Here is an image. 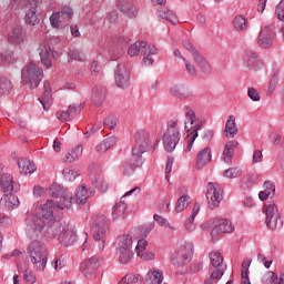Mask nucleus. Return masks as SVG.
<instances>
[{"label": "nucleus", "mask_w": 284, "mask_h": 284, "mask_svg": "<svg viewBox=\"0 0 284 284\" xmlns=\"http://www.w3.org/2000/svg\"><path fill=\"white\" fill-rule=\"evenodd\" d=\"M48 192L54 200H48L42 204L39 207V214H34L32 212L27 213V217L24 220L26 232L29 236H32V239L41 233L45 227V223L51 221L54 216V212L65 210V207L67 210L72 207V195H70L61 184L53 183Z\"/></svg>", "instance_id": "f257e3e1"}, {"label": "nucleus", "mask_w": 284, "mask_h": 284, "mask_svg": "<svg viewBox=\"0 0 284 284\" xmlns=\"http://www.w3.org/2000/svg\"><path fill=\"white\" fill-rule=\"evenodd\" d=\"M205 125V122L196 118V112L194 109L186 106L185 108V120H184V130L186 132V152H192V148L196 139H199V130Z\"/></svg>", "instance_id": "f03ea898"}, {"label": "nucleus", "mask_w": 284, "mask_h": 284, "mask_svg": "<svg viewBox=\"0 0 284 284\" xmlns=\"http://www.w3.org/2000/svg\"><path fill=\"white\" fill-rule=\"evenodd\" d=\"M28 253L33 270L36 272H43L48 265V246L41 241L32 240L29 244Z\"/></svg>", "instance_id": "7ed1b4c3"}, {"label": "nucleus", "mask_w": 284, "mask_h": 284, "mask_svg": "<svg viewBox=\"0 0 284 284\" xmlns=\"http://www.w3.org/2000/svg\"><path fill=\"white\" fill-rule=\"evenodd\" d=\"M91 230L94 239V247L98 248V252H103L105 250V234L110 230L108 217L105 215L92 216Z\"/></svg>", "instance_id": "20e7f679"}, {"label": "nucleus", "mask_w": 284, "mask_h": 284, "mask_svg": "<svg viewBox=\"0 0 284 284\" xmlns=\"http://www.w3.org/2000/svg\"><path fill=\"white\" fill-rule=\"evenodd\" d=\"M21 81L23 85L34 90V88H39V83L43 81V69L39 68V64L34 62H29L21 70Z\"/></svg>", "instance_id": "39448f33"}, {"label": "nucleus", "mask_w": 284, "mask_h": 284, "mask_svg": "<svg viewBox=\"0 0 284 284\" xmlns=\"http://www.w3.org/2000/svg\"><path fill=\"white\" fill-rule=\"evenodd\" d=\"M132 234L125 233L118 237V245L115 247V253L119 257V263L122 265H128L134 256V251L132 250Z\"/></svg>", "instance_id": "423d86ee"}, {"label": "nucleus", "mask_w": 284, "mask_h": 284, "mask_svg": "<svg viewBox=\"0 0 284 284\" xmlns=\"http://www.w3.org/2000/svg\"><path fill=\"white\" fill-rule=\"evenodd\" d=\"M163 146L166 152H174L179 141H181V131L179 130V121H170L168 130L162 138Z\"/></svg>", "instance_id": "0eeeda50"}, {"label": "nucleus", "mask_w": 284, "mask_h": 284, "mask_svg": "<svg viewBox=\"0 0 284 284\" xmlns=\"http://www.w3.org/2000/svg\"><path fill=\"white\" fill-rule=\"evenodd\" d=\"M194 256V244L187 242L171 255V263L174 267H185Z\"/></svg>", "instance_id": "6e6552de"}, {"label": "nucleus", "mask_w": 284, "mask_h": 284, "mask_svg": "<svg viewBox=\"0 0 284 284\" xmlns=\"http://www.w3.org/2000/svg\"><path fill=\"white\" fill-rule=\"evenodd\" d=\"M135 144L132 148V156L135 161H139L145 152H148V148H150V132L145 130H139L134 134Z\"/></svg>", "instance_id": "1a4fd4ad"}, {"label": "nucleus", "mask_w": 284, "mask_h": 284, "mask_svg": "<svg viewBox=\"0 0 284 284\" xmlns=\"http://www.w3.org/2000/svg\"><path fill=\"white\" fill-rule=\"evenodd\" d=\"M211 265L209 267V274H211V278H223V274H225V270L227 266L223 264V255L220 252H211L209 254Z\"/></svg>", "instance_id": "9d476101"}, {"label": "nucleus", "mask_w": 284, "mask_h": 284, "mask_svg": "<svg viewBox=\"0 0 284 284\" xmlns=\"http://www.w3.org/2000/svg\"><path fill=\"white\" fill-rule=\"evenodd\" d=\"M206 200L211 210H214L221 205V201H223V189H221V184L213 182L207 183Z\"/></svg>", "instance_id": "9b49d317"}, {"label": "nucleus", "mask_w": 284, "mask_h": 284, "mask_svg": "<svg viewBox=\"0 0 284 284\" xmlns=\"http://www.w3.org/2000/svg\"><path fill=\"white\" fill-rule=\"evenodd\" d=\"M0 190L4 194H14L19 192V185L14 183L12 174L6 172V165L0 164Z\"/></svg>", "instance_id": "f8f14e48"}, {"label": "nucleus", "mask_w": 284, "mask_h": 284, "mask_svg": "<svg viewBox=\"0 0 284 284\" xmlns=\"http://www.w3.org/2000/svg\"><path fill=\"white\" fill-rule=\"evenodd\" d=\"M41 3V0H27L24 16L27 26H37L41 21V18H39V12L37 11V8H39Z\"/></svg>", "instance_id": "ddd939ff"}, {"label": "nucleus", "mask_w": 284, "mask_h": 284, "mask_svg": "<svg viewBox=\"0 0 284 284\" xmlns=\"http://www.w3.org/2000/svg\"><path fill=\"white\" fill-rule=\"evenodd\" d=\"M264 213L266 214V226L268 230L274 232L276 227H278V219H281V214L278 213V207L276 204L268 202L264 205Z\"/></svg>", "instance_id": "4468645a"}, {"label": "nucleus", "mask_w": 284, "mask_h": 284, "mask_svg": "<svg viewBox=\"0 0 284 284\" xmlns=\"http://www.w3.org/2000/svg\"><path fill=\"white\" fill-rule=\"evenodd\" d=\"M58 240L64 247H72V245L79 241V235H77V230H74L72 225H64L62 226Z\"/></svg>", "instance_id": "2eb2a0df"}, {"label": "nucleus", "mask_w": 284, "mask_h": 284, "mask_svg": "<svg viewBox=\"0 0 284 284\" xmlns=\"http://www.w3.org/2000/svg\"><path fill=\"white\" fill-rule=\"evenodd\" d=\"M156 47L148 44L145 41H138L131 44L128 49L129 57H138V54H156Z\"/></svg>", "instance_id": "dca6fc26"}, {"label": "nucleus", "mask_w": 284, "mask_h": 284, "mask_svg": "<svg viewBox=\"0 0 284 284\" xmlns=\"http://www.w3.org/2000/svg\"><path fill=\"white\" fill-rule=\"evenodd\" d=\"M53 220H54V216L51 220H47L44 227L34 237H32L30 234L27 233L29 239L36 241V239H39V236H41V234H42V236H44V239H57V235L59 234V232H61L63 226L59 222H53L52 224L48 225L50 223V221H53ZM45 226H47V229H45Z\"/></svg>", "instance_id": "f3484780"}, {"label": "nucleus", "mask_w": 284, "mask_h": 284, "mask_svg": "<svg viewBox=\"0 0 284 284\" xmlns=\"http://www.w3.org/2000/svg\"><path fill=\"white\" fill-rule=\"evenodd\" d=\"M101 263H103V257L92 256L81 263L80 272H82L83 276L88 278L89 276H92V274H94L99 267H101Z\"/></svg>", "instance_id": "a211bd4d"}, {"label": "nucleus", "mask_w": 284, "mask_h": 284, "mask_svg": "<svg viewBox=\"0 0 284 284\" xmlns=\"http://www.w3.org/2000/svg\"><path fill=\"white\" fill-rule=\"evenodd\" d=\"M244 65L247 70H253V72H258L263 69V60L258 58V54L252 50H246L243 57Z\"/></svg>", "instance_id": "6ab92c4d"}, {"label": "nucleus", "mask_w": 284, "mask_h": 284, "mask_svg": "<svg viewBox=\"0 0 284 284\" xmlns=\"http://www.w3.org/2000/svg\"><path fill=\"white\" fill-rule=\"evenodd\" d=\"M274 26L267 24L261 29L257 43L261 48H272L274 45Z\"/></svg>", "instance_id": "aec40b11"}, {"label": "nucleus", "mask_w": 284, "mask_h": 284, "mask_svg": "<svg viewBox=\"0 0 284 284\" xmlns=\"http://www.w3.org/2000/svg\"><path fill=\"white\" fill-rule=\"evenodd\" d=\"M114 79L118 88L126 90L130 88V71L125 68V64L119 63L114 72Z\"/></svg>", "instance_id": "412c9836"}, {"label": "nucleus", "mask_w": 284, "mask_h": 284, "mask_svg": "<svg viewBox=\"0 0 284 284\" xmlns=\"http://www.w3.org/2000/svg\"><path fill=\"white\" fill-rule=\"evenodd\" d=\"M40 61L47 70H50L52 68V59H57V55L54 54V51L50 48V45L43 43L40 44L38 48Z\"/></svg>", "instance_id": "4be33fe9"}, {"label": "nucleus", "mask_w": 284, "mask_h": 284, "mask_svg": "<svg viewBox=\"0 0 284 284\" xmlns=\"http://www.w3.org/2000/svg\"><path fill=\"white\" fill-rule=\"evenodd\" d=\"M27 38L28 31L21 26H16L9 33L8 41L12 43V45H21V43H23Z\"/></svg>", "instance_id": "5701e85b"}, {"label": "nucleus", "mask_w": 284, "mask_h": 284, "mask_svg": "<svg viewBox=\"0 0 284 284\" xmlns=\"http://www.w3.org/2000/svg\"><path fill=\"white\" fill-rule=\"evenodd\" d=\"M21 205L19 197L13 195V193L4 194L0 200V207L4 212H12V210H17Z\"/></svg>", "instance_id": "b1692460"}, {"label": "nucleus", "mask_w": 284, "mask_h": 284, "mask_svg": "<svg viewBox=\"0 0 284 284\" xmlns=\"http://www.w3.org/2000/svg\"><path fill=\"white\" fill-rule=\"evenodd\" d=\"M106 97H108V91L105 90V88L101 85L93 87L92 93H91V101L93 105H95V108H100V105L105 103Z\"/></svg>", "instance_id": "393cba45"}, {"label": "nucleus", "mask_w": 284, "mask_h": 284, "mask_svg": "<svg viewBox=\"0 0 284 284\" xmlns=\"http://www.w3.org/2000/svg\"><path fill=\"white\" fill-rule=\"evenodd\" d=\"M119 10L130 19L136 17V8L132 0H116Z\"/></svg>", "instance_id": "a878e982"}, {"label": "nucleus", "mask_w": 284, "mask_h": 284, "mask_svg": "<svg viewBox=\"0 0 284 284\" xmlns=\"http://www.w3.org/2000/svg\"><path fill=\"white\" fill-rule=\"evenodd\" d=\"M234 232V225L229 220H216L212 234H227Z\"/></svg>", "instance_id": "bb28decb"}, {"label": "nucleus", "mask_w": 284, "mask_h": 284, "mask_svg": "<svg viewBox=\"0 0 284 284\" xmlns=\"http://www.w3.org/2000/svg\"><path fill=\"white\" fill-rule=\"evenodd\" d=\"M18 168L20 170V174H23L24 176H30L37 171L34 162L23 158L18 160Z\"/></svg>", "instance_id": "cd10ccee"}, {"label": "nucleus", "mask_w": 284, "mask_h": 284, "mask_svg": "<svg viewBox=\"0 0 284 284\" xmlns=\"http://www.w3.org/2000/svg\"><path fill=\"white\" fill-rule=\"evenodd\" d=\"M212 161V149L210 146L204 148L197 153L196 158V169L203 170L206 163Z\"/></svg>", "instance_id": "c85d7f7f"}, {"label": "nucleus", "mask_w": 284, "mask_h": 284, "mask_svg": "<svg viewBox=\"0 0 284 284\" xmlns=\"http://www.w3.org/2000/svg\"><path fill=\"white\" fill-rule=\"evenodd\" d=\"M239 148V141L232 140L226 142L224 145V151L222 153V159L224 163H232V159L234 158V151Z\"/></svg>", "instance_id": "c756f323"}, {"label": "nucleus", "mask_w": 284, "mask_h": 284, "mask_svg": "<svg viewBox=\"0 0 284 284\" xmlns=\"http://www.w3.org/2000/svg\"><path fill=\"white\" fill-rule=\"evenodd\" d=\"M125 216H128V204L123 201L115 203L112 207V220L121 221V219H125Z\"/></svg>", "instance_id": "7c9ffc66"}, {"label": "nucleus", "mask_w": 284, "mask_h": 284, "mask_svg": "<svg viewBox=\"0 0 284 284\" xmlns=\"http://www.w3.org/2000/svg\"><path fill=\"white\" fill-rule=\"evenodd\" d=\"M42 98L39 99L43 110H48L52 105V88L50 87V81L44 82Z\"/></svg>", "instance_id": "2f4dec72"}, {"label": "nucleus", "mask_w": 284, "mask_h": 284, "mask_svg": "<svg viewBox=\"0 0 284 284\" xmlns=\"http://www.w3.org/2000/svg\"><path fill=\"white\" fill-rule=\"evenodd\" d=\"M225 136L227 139H234L235 134H239V126H236V116L230 115L225 124Z\"/></svg>", "instance_id": "473e14b6"}, {"label": "nucleus", "mask_w": 284, "mask_h": 284, "mask_svg": "<svg viewBox=\"0 0 284 284\" xmlns=\"http://www.w3.org/2000/svg\"><path fill=\"white\" fill-rule=\"evenodd\" d=\"M232 26L236 32H247L250 28V22L247 21V18L244 16H236L233 21Z\"/></svg>", "instance_id": "72a5a7b5"}, {"label": "nucleus", "mask_w": 284, "mask_h": 284, "mask_svg": "<svg viewBox=\"0 0 284 284\" xmlns=\"http://www.w3.org/2000/svg\"><path fill=\"white\" fill-rule=\"evenodd\" d=\"M158 13L161 19L169 21L172 26H176V23H179V17H176V13L168 8H160Z\"/></svg>", "instance_id": "f704fd0d"}, {"label": "nucleus", "mask_w": 284, "mask_h": 284, "mask_svg": "<svg viewBox=\"0 0 284 284\" xmlns=\"http://www.w3.org/2000/svg\"><path fill=\"white\" fill-rule=\"evenodd\" d=\"M264 190L258 193V199L261 201H267V199H272L276 192V186L272 182H264Z\"/></svg>", "instance_id": "c9c22d12"}, {"label": "nucleus", "mask_w": 284, "mask_h": 284, "mask_svg": "<svg viewBox=\"0 0 284 284\" xmlns=\"http://www.w3.org/2000/svg\"><path fill=\"white\" fill-rule=\"evenodd\" d=\"M83 155V146L78 145L71 152L67 153L63 161L64 163H74V161H79Z\"/></svg>", "instance_id": "e433bc0d"}, {"label": "nucleus", "mask_w": 284, "mask_h": 284, "mask_svg": "<svg viewBox=\"0 0 284 284\" xmlns=\"http://www.w3.org/2000/svg\"><path fill=\"white\" fill-rule=\"evenodd\" d=\"M170 93L172 97H175V99H190V97H192V92H190V90L185 89V87L179 85L171 88Z\"/></svg>", "instance_id": "4c0bfd02"}, {"label": "nucleus", "mask_w": 284, "mask_h": 284, "mask_svg": "<svg viewBox=\"0 0 284 284\" xmlns=\"http://www.w3.org/2000/svg\"><path fill=\"white\" fill-rule=\"evenodd\" d=\"M77 112H79V106L77 104L69 105L67 111H62L58 116L59 121H72Z\"/></svg>", "instance_id": "58836bf2"}, {"label": "nucleus", "mask_w": 284, "mask_h": 284, "mask_svg": "<svg viewBox=\"0 0 284 284\" xmlns=\"http://www.w3.org/2000/svg\"><path fill=\"white\" fill-rule=\"evenodd\" d=\"M193 61L199 65V68L202 70L204 74H211L212 73V67L210 65V62L205 60L201 53L193 58Z\"/></svg>", "instance_id": "ea45409f"}, {"label": "nucleus", "mask_w": 284, "mask_h": 284, "mask_svg": "<svg viewBox=\"0 0 284 284\" xmlns=\"http://www.w3.org/2000/svg\"><path fill=\"white\" fill-rule=\"evenodd\" d=\"M199 212H201V204L195 203L193 206L192 214L185 223V230H187V232H194V230H196V226H194L193 223H194V219H196V214H199Z\"/></svg>", "instance_id": "a19ab883"}, {"label": "nucleus", "mask_w": 284, "mask_h": 284, "mask_svg": "<svg viewBox=\"0 0 284 284\" xmlns=\"http://www.w3.org/2000/svg\"><path fill=\"white\" fill-rule=\"evenodd\" d=\"M146 283H150V284L163 283V273L154 268H151L146 274Z\"/></svg>", "instance_id": "79ce46f5"}, {"label": "nucleus", "mask_w": 284, "mask_h": 284, "mask_svg": "<svg viewBox=\"0 0 284 284\" xmlns=\"http://www.w3.org/2000/svg\"><path fill=\"white\" fill-rule=\"evenodd\" d=\"M88 199H90V193H88V189L82 185L75 192V203H78V205H85Z\"/></svg>", "instance_id": "37998d69"}, {"label": "nucleus", "mask_w": 284, "mask_h": 284, "mask_svg": "<svg viewBox=\"0 0 284 284\" xmlns=\"http://www.w3.org/2000/svg\"><path fill=\"white\" fill-rule=\"evenodd\" d=\"M60 19L62 20V22L65 26L70 24V19H72V17H74V10H72V8L70 7H63L60 11H58Z\"/></svg>", "instance_id": "c03bdc74"}, {"label": "nucleus", "mask_w": 284, "mask_h": 284, "mask_svg": "<svg viewBox=\"0 0 284 284\" xmlns=\"http://www.w3.org/2000/svg\"><path fill=\"white\" fill-rule=\"evenodd\" d=\"M119 284H143V277L139 274H126Z\"/></svg>", "instance_id": "a18cd8bd"}, {"label": "nucleus", "mask_w": 284, "mask_h": 284, "mask_svg": "<svg viewBox=\"0 0 284 284\" xmlns=\"http://www.w3.org/2000/svg\"><path fill=\"white\" fill-rule=\"evenodd\" d=\"M12 92V82L8 78L0 77V97Z\"/></svg>", "instance_id": "49530a36"}, {"label": "nucleus", "mask_w": 284, "mask_h": 284, "mask_svg": "<svg viewBox=\"0 0 284 284\" xmlns=\"http://www.w3.org/2000/svg\"><path fill=\"white\" fill-rule=\"evenodd\" d=\"M190 203H192V200L190 199V196L187 195H182L175 205V212L181 213L183 212V210H186L187 205H190Z\"/></svg>", "instance_id": "de8ad7c7"}, {"label": "nucleus", "mask_w": 284, "mask_h": 284, "mask_svg": "<svg viewBox=\"0 0 284 284\" xmlns=\"http://www.w3.org/2000/svg\"><path fill=\"white\" fill-rule=\"evenodd\" d=\"M49 21L52 28H65V23L61 20L59 12L52 13Z\"/></svg>", "instance_id": "09e8293b"}, {"label": "nucleus", "mask_w": 284, "mask_h": 284, "mask_svg": "<svg viewBox=\"0 0 284 284\" xmlns=\"http://www.w3.org/2000/svg\"><path fill=\"white\" fill-rule=\"evenodd\" d=\"M262 283L278 284V276H276V273H274L272 271H267L262 277Z\"/></svg>", "instance_id": "8fccbe9b"}, {"label": "nucleus", "mask_w": 284, "mask_h": 284, "mask_svg": "<svg viewBox=\"0 0 284 284\" xmlns=\"http://www.w3.org/2000/svg\"><path fill=\"white\" fill-rule=\"evenodd\" d=\"M243 174V171L240 168H230L224 171L223 176L225 179H239Z\"/></svg>", "instance_id": "3c124183"}, {"label": "nucleus", "mask_w": 284, "mask_h": 284, "mask_svg": "<svg viewBox=\"0 0 284 284\" xmlns=\"http://www.w3.org/2000/svg\"><path fill=\"white\" fill-rule=\"evenodd\" d=\"M69 60L70 61H80V62L85 61V53H83V51L77 50V49L71 50L69 52Z\"/></svg>", "instance_id": "603ef678"}, {"label": "nucleus", "mask_w": 284, "mask_h": 284, "mask_svg": "<svg viewBox=\"0 0 284 284\" xmlns=\"http://www.w3.org/2000/svg\"><path fill=\"white\" fill-rule=\"evenodd\" d=\"M276 85H278V74L274 73L268 82V90L266 92V97H272V94H274Z\"/></svg>", "instance_id": "864d4df0"}, {"label": "nucleus", "mask_w": 284, "mask_h": 284, "mask_svg": "<svg viewBox=\"0 0 284 284\" xmlns=\"http://www.w3.org/2000/svg\"><path fill=\"white\" fill-rule=\"evenodd\" d=\"M0 59L6 63H14L17 60L14 59V53L10 50H4L0 53Z\"/></svg>", "instance_id": "5fc2aeb1"}, {"label": "nucleus", "mask_w": 284, "mask_h": 284, "mask_svg": "<svg viewBox=\"0 0 284 284\" xmlns=\"http://www.w3.org/2000/svg\"><path fill=\"white\" fill-rule=\"evenodd\" d=\"M250 265H252V258L246 257L242 262V273H241L242 278H250V275L247 273L250 272Z\"/></svg>", "instance_id": "6e6d98bb"}, {"label": "nucleus", "mask_w": 284, "mask_h": 284, "mask_svg": "<svg viewBox=\"0 0 284 284\" xmlns=\"http://www.w3.org/2000/svg\"><path fill=\"white\" fill-rule=\"evenodd\" d=\"M23 278H24L26 283H31V284L37 283V275H34V272H32L28 268L23 270Z\"/></svg>", "instance_id": "4d7b16f0"}, {"label": "nucleus", "mask_w": 284, "mask_h": 284, "mask_svg": "<svg viewBox=\"0 0 284 284\" xmlns=\"http://www.w3.org/2000/svg\"><path fill=\"white\" fill-rule=\"evenodd\" d=\"M183 48H185V50H187V52H190L192 54L193 59L201 54V53H199L196 48H194V45H192V42L189 40L183 41Z\"/></svg>", "instance_id": "13d9d810"}, {"label": "nucleus", "mask_w": 284, "mask_h": 284, "mask_svg": "<svg viewBox=\"0 0 284 284\" xmlns=\"http://www.w3.org/2000/svg\"><path fill=\"white\" fill-rule=\"evenodd\" d=\"M275 17H277L278 21H284V0H281L275 7Z\"/></svg>", "instance_id": "bf43d9fd"}, {"label": "nucleus", "mask_w": 284, "mask_h": 284, "mask_svg": "<svg viewBox=\"0 0 284 284\" xmlns=\"http://www.w3.org/2000/svg\"><path fill=\"white\" fill-rule=\"evenodd\" d=\"M116 116L114 115H109L104 122L103 125L104 128H109L110 130H114V128H116Z\"/></svg>", "instance_id": "052dcab7"}, {"label": "nucleus", "mask_w": 284, "mask_h": 284, "mask_svg": "<svg viewBox=\"0 0 284 284\" xmlns=\"http://www.w3.org/2000/svg\"><path fill=\"white\" fill-rule=\"evenodd\" d=\"M182 59L185 63V70L187 74H190V77H196L197 74L196 67H194V64H192V62L187 61L185 58H182Z\"/></svg>", "instance_id": "680f3d73"}, {"label": "nucleus", "mask_w": 284, "mask_h": 284, "mask_svg": "<svg viewBox=\"0 0 284 284\" xmlns=\"http://www.w3.org/2000/svg\"><path fill=\"white\" fill-rule=\"evenodd\" d=\"M201 139L204 143H210L214 139V131L205 129L201 134Z\"/></svg>", "instance_id": "e2e57ef3"}, {"label": "nucleus", "mask_w": 284, "mask_h": 284, "mask_svg": "<svg viewBox=\"0 0 284 284\" xmlns=\"http://www.w3.org/2000/svg\"><path fill=\"white\" fill-rule=\"evenodd\" d=\"M247 97L248 99H251V101H261V95L258 94V91H256L255 88L247 89Z\"/></svg>", "instance_id": "0e129e2a"}, {"label": "nucleus", "mask_w": 284, "mask_h": 284, "mask_svg": "<svg viewBox=\"0 0 284 284\" xmlns=\"http://www.w3.org/2000/svg\"><path fill=\"white\" fill-rule=\"evenodd\" d=\"M53 267L57 272H59V270H63V267H65V258L63 256L57 257L53 261Z\"/></svg>", "instance_id": "69168bd1"}, {"label": "nucleus", "mask_w": 284, "mask_h": 284, "mask_svg": "<svg viewBox=\"0 0 284 284\" xmlns=\"http://www.w3.org/2000/svg\"><path fill=\"white\" fill-rule=\"evenodd\" d=\"M154 221H156L161 227H170V222L168 220L159 214L153 215Z\"/></svg>", "instance_id": "338daca9"}, {"label": "nucleus", "mask_w": 284, "mask_h": 284, "mask_svg": "<svg viewBox=\"0 0 284 284\" xmlns=\"http://www.w3.org/2000/svg\"><path fill=\"white\" fill-rule=\"evenodd\" d=\"M145 247H148V241L140 240L138 242V245L135 246V252H136L138 256H141V252H143V250H145Z\"/></svg>", "instance_id": "774afa93"}]
</instances>
